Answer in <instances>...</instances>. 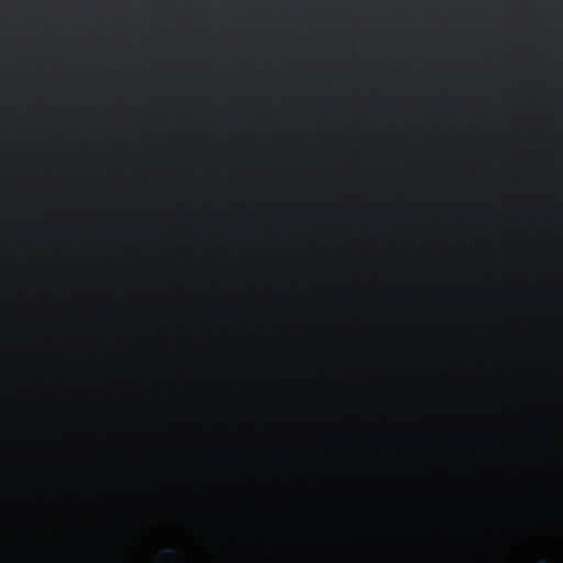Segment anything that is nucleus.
<instances>
[{"instance_id": "obj_1", "label": "nucleus", "mask_w": 563, "mask_h": 563, "mask_svg": "<svg viewBox=\"0 0 563 563\" xmlns=\"http://www.w3.org/2000/svg\"><path fill=\"white\" fill-rule=\"evenodd\" d=\"M162 556H164V559H166V560H174L176 554H174L173 551H165L164 554H162Z\"/></svg>"}, {"instance_id": "obj_2", "label": "nucleus", "mask_w": 563, "mask_h": 563, "mask_svg": "<svg viewBox=\"0 0 563 563\" xmlns=\"http://www.w3.org/2000/svg\"><path fill=\"white\" fill-rule=\"evenodd\" d=\"M539 563H548L547 558H541V559H539Z\"/></svg>"}]
</instances>
